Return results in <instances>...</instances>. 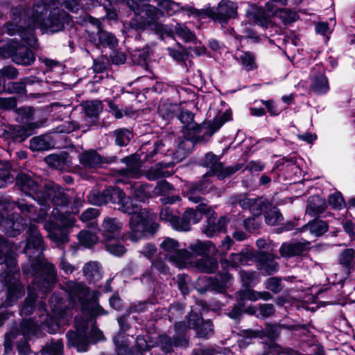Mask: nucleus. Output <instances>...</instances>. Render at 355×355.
<instances>
[{
	"mask_svg": "<svg viewBox=\"0 0 355 355\" xmlns=\"http://www.w3.org/2000/svg\"><path fill=\"white\" fill-rule=\"evenodd\" d=\"M80 0H33L31 8L22 10L15 8L11 11V20L3 26V32L9 35L17 34L28 46L34 47L37 39L34 30L39 28L46 33L61 31L69 22V15L61 6L77 12Z\"/></svg>",
	"mask_w": 355,
	"mask_h": 355,
	"instance_id": "f257e3e1",
	"label": "nucleus"
},
{
	"mask_svg": "<svg viewBox=\"0 0 355 355\" xmlns=\"http://www.w3.org/2000/svg\"><path fill=\"white\" fill-rule=\"evenodd\" d=\"M26 232L28 236L21 252L26 254L30 259L28 264L22 267V271L28 276H34L35 279L33 286L28 288V295L21 313L28 315L34 309L36 300L34 291L38 290L42 293L49 291L56 281V271L52 263L40 257L41 252L44 250V239L37 227L30 223Z\"/></svg>",
	"mask_w": 355,
	"mask_h": 355,
	"instance_id": "f03ea898",
	"label": "nucleus"
},
{
	"mask_svg": "<svg viewBox=\"0 0 355 355\" xmlns=\"http://www.w3.org/2000/svg\"><path fill=\"white\" fill-rule=\"evenodd\" d=\"M64 290L68 293L70 303L73 307L79 306L83 313L90 320L92 327L88 330L89 337L94 340H101L103 338L102 331L93 323L92 318L106 314L107 312L98 304L97 292H90L89 288L83 283L69 281L64 285Z\"/></svg>",
	"mask_w": 355,
	"mask_h": 355,
	"instance_id": "7ed1b4c3",
	"label": "nucleus"
},
{
	"mask_svg": "<svg viewBox=\"0 0 355 355\" xmlns=\"http://www.w3.org/2000/svg\"><path fill=\"white\" fill-rule=\"evenodd\" d=\"M118 209L132 215L129 221L130 231L127 234L132 241H137L145 232L153 233L158 228V225L153 220V214L146 208H140L136 200L125 194L120 201Z\"/></svg>",
	"mask_w": 355,
	"mask_h": 355,
	"instance_id": "20e7f679",
	"label": "nucleus"
},
{
	"mask_svg": "<svg viewBox=\"0 0 355 355\" xmlns=\"http://www.w3.org/2000/svg\"><path fill=\"white\" fill-rule=\"evenodd\" d=\"M140 12L136 15H139L144 12V19L135 24L134 21L131 23L132 27L137 30H144L146 28H150L156 34L161 36H171L173 34V31L168 26L158 21V19L164 15V12L157 7L150 4H144L139 6Z\"/></svg>",
	"mask_w": 355,
	"mask_h": 355,
	"instance_id": "39448f33",
	"label": "nucleus"
},
{
	"mask_svg": "<svg viewBox=\"0 0 355 355\" xmlns=\"http://www.w3.org/2000/svg\"><path fill=\"white\" fill-rule=\"evenodd\" d=\"M52 216L62 223V226L53 222H46L44 228L48 232V237L55 243L58 248H61L69 241L66 228L72 226L75 219L71 215H66L65 213L60 211L57 208L52 211Z\"/></svg>",
	"mask_w": 355,
	"mask_h": 355,
	"instance_id": "423d86ee",
	"label": "nucleus"
},
{
	"mask_svg": "<svg viewBox=\"0 0 355 355\" xmlns=\"http://www.w3.org/2000/svg\"><path fill=\"white\" fill-rule=\"evenodd\" d=\"M237 8L236 3L230 0H221L216 8L207 7L198 9V19L210 17L220 23L227 22L230 19L236 16Z\"/></svg>",
	"mask_w": 355,
	"mask_h": 355,
	"instance_id": "0eeeda50",
	"label": "nucleus"
},
{
	"mask_svg": "<svg viewBox=\"0 0 355 355\" xmlns=\"http://www.w3.org/2000/svg\"><path fill=\"white\" fill-rule=\"evenodd\" d=\"M76 331H69L66 336L67 345L76 347L78 352H86L89 345V321L80 318H75Z\"/></svg>",
	"mask_w": 355,
	"mask_h": 355,
	"instance_id": "6e6552de",
	"label": "nucleus"
},
{
	"mask_svg": "<svg viewBox=\"0 0 355 355\" xmlns=\"http://www.w3.org/2000/svg\"><path fill=\"white\" fill-rule=\"evenodd\" d=\"M161 252H163L168 259L178 267H183L191 261V253L180 249L178 242L171 238H165L159 245Z\"/></svg>",
	"mask_w": 355,
	"mask_h": 355,
	"instance_id": "1a4fd4ad",
	"label": "nucleus"
},
{
	"mask_svg": "<svg viewBox=\"0 0 355 355\" xmlns=\"http://www.w3.org/2000/svg\"><path fill=\"white\" fill-rule=\"evenodd\" d=\"M16 186L26 196H31L40 205H45L46 199L41 187L32 177L26 173H19L16 178Z\"/></svg>",
	"mask_w": 355,
	"mask_h": 355,
	"instance_id": "9d476101",
	"label": "nucleus"
},
{
	"mask_svg": "<svg viewBox=\"0 0 355 355\" xmlns=\"http://www.w3.org/2000/svg\"><path fill=\"white\" fill-rule=\"evenodd\" d=\"M17 114V120L24 125L18 126L16 130L15 136L20 137L21 140H24L26 138L33 134V130L38 128L36 123L32 122L33 120V115L35 110L33 107H21L16 109Z\"/></svg>",
	"mask_w": 355,
	"mask_h": 355,
	"instance_id": "9b49d317",
	"label": "nucleus"
},
{
	"mask_svg": "<svg viewBox=\"0 0 355 355\" xmlns=\"http://www.w3.org/2000/svg\"><path fill=\"white\" fill-rule=\"evenodd\" d=\"M123 226V223L117 218L106 216L98 227V232L105 242L116 241L121 237Z\"/></svg>",
	"mask_w": 355,
	"mask_h": 355,
	"instance_id": "f8f14e48",
	"label": "nucleus"
},
{
	"mask_svg": "<svg viewBox=\"0 0 355 355\" xmlns=\"http://www.w3.org/2000/svg\"><path fill=\"white\" fill-rule=\"evenodd\" d=\"M204 165L209 168L212 174L217 175L218 179H223L238 171L242 168V164H237L234 166L224 168L219 158L212 153L206 154L204 159Z\"/></svg>",
	"mask_w": 355,
	"mask_h": 355,
	"instance_id": "ddd939ff",
	"label": "nucleus"
},
{
	"mask_svg": "<svg viewBox=\"0 0 355 355\" xmlns=\"http://www.w3.org/2000/svg\"><path fill=\"white\" fill-rule=\"evenodd\" d=\"M275 16L281 19L284 24H288L295 21L297 18V14L289 9L277 8L272 3H267L265 6V12L261 19H257V22L261 26L266 24L267 19L270 17Z\"/></svg>",
	"mask_w": 355,
	"mask_h": 355,
	"instance_id": "4468645a",
	"label": "nucleus"
},
{
	"mask_svg": "<svg viewBox=\"0 0 355 355\" xmlns=\"http://www.w3.org/2000/svg\"><path fill=\"white\" fill-rule=\"evenodd\" d=\"M46 199L45 205L41 206L50 207V202L56 207H65L69 202V198L64 190L58 184H52L46 185L43 191Z\"/></svg>",
	"mask_w": 355,
	"mask_h": 355,
	"instance_id": "2eb2a0df",
	"label": "nucleus"
},
{
	"mask_svg": "<svg viewBox=\"0 0 355 355\" xmlns=\"http://www.w3.org/2000/svg\"><path fill=\"white\" fill-rule=\"evenodd\" d=\"M8 51L12 61L17 64L28 66L35 60L34 53L30 49L15 40L9 45Z\"/></svg>",
	"mask_w": 355,
	"mask_h": 355,
	"instance_id": "dca6fc26",
	"label": "nucleus"
},
{
	"mask_svg": "<svg viewBox=\"0 0 355 355\" xmlns=\"http://www.w3.org/2000/svg\"><path fill=\"white\" fill-rule=\"evenodd\" d=\"M311 89L319 95L324 94L329 90V81L324 75V69L320 64L312 67L310 72Z\"/></svg>",
	"mask_w": 355,
	"mask_h": 355,
	"instance_id": "f3484780",
	"label": "nucleus"
},
{
	"mask_svg": "<svg viewBox=\"0 0 355 355\" xmlns=\"http://www.w3.org/2000/svg\"><path fill=\"white\" fill-rule=\"evenodd\" d=\"M89 21L97 28L96 35L89 36L91 41L97 46L113 49L117 46L118 41L116 37L111 33L103 30L98 19L89 17Z\"/></svg>",
	"mask_w": 355,
	"mask_h": 355,
	"instance_id": "a211bd4d",
	"label": "nucleus"
},
{
	"mask_svg": "<svg viewBox=\"0 0 355 355\" xmlns=\"http://www.w3.org/2000/svg\"><path fill=\"white\" fill-rule=\"evenodd\" d=\"M122 162L126 164L125 168L118 171L119 179L116 182H128L129 178H139L143 175L141 165L138 160L133 157H125Z\"/></svg>",
	"mask_w": 355,
	"mask_h": 355,
	"instance_id": "6ab92c4d",
	"label": "nucleus"
},
{
	"mask_svg": "<svg viewBox=\"0 0 355 355\" xmlns=\"http://www.w3.org/2000/svg\"><path fill=\"white\" fill-rule=\"evenodd\" d=\"M15 207L20 210L21 214L31 217L36 212V207L25 200H20L15 202L9 196L0 198V209L7 211L12 210Z\"/></svg>",
	"mask_w": 355,
	"mask_h": 355,
	"instance_id": "aec40b11",
	"label": "nucleus"
},
{
	"mask_svg": "<svg viewBox=\"0 0 355 355\" xmlns=\"http://www.w3.org/2000/svg\"><path fill=\"white\" fill-rule=\"evenodd\" d=\"M24 220L17 218L16 220L12 218H6L0 212V228L10 237L19 235L24 229Z\"/></svg>",
	"mask_w": 355,
	"mask_h": 355,
	"instance_id": "412c9836",
	"label": "nucleus"
},
{
	"mask_svg": "<svg viewBox=\"0 0 355 355\" xmlns=\"http://www.w3.org/2000/svg\"><path fill=\"white\" fill-rule=\"evenodd\" d=\"M207 175L208 173L202 177L200 181L189 184L185 187L184 193L189 201L194 203H198L202 201V198L201 195L206 192Z\"/></svg>",
	"mask_w": 355,
	"mask_h": 355,
	"instance_id": "4be33fe9",
	"label": "nucleus"
},
{
	"mask_svg": "<svg viewBox=\"0 0 355 355\" xmlns=\"http://www.w3.org/2000/svg\"><path fill=\"white\" fill-rule=\"evenodd\" d=\"M162 9L169 16L176 15L178 12H182L189 17H193L196 19H198V13L200 12H198V9L193 8L192 6H182L172 0H168Z\"/></svg>",
	"mask_w": 355,
	"mask_h": 355,
	"instance_id": "5701e85b",
	"label": "nucleus"
},
{
	"mask_svg": "<svg viewBox=\"0 0 355 355\" xmlns=\"http://www.w3.org/2000/svg\"><path fill=\"white\" fill-rule=\"evenodd\" d=\"M211 215H209V217L203 228V232L209 237L213 236L216 233L225 232L227 224V219L225 217L223 216L216 219L213 216L214 214L213 211Z\"/></svg>",
	"mask_w": 355,
	"mask_h": 355,
	"instance_id": "b1692460",
	"label": "nucleus"
},
{
	"mask_svg": "<svg viewBox=\"0 0 355 355\" xmlns=\"http://www.w3.org/2000/svg\"><path fill=\"white\" fill-rule=\"evenodd\" d=\"M62 304V299L55 294H53L49 300V304L55 316L58 318L60 322L65 324L69 321L72 313L69 310L64 309Z\"/></svg>",
	"mask_w": 355,
	"mask_h": 355,
	"instance_id": "393cba45",
	"label": "nucleus"
},
{
	"mask_svg": "<svg viewBox=\"0 0 355 355\" xmlns=\"http://www.w3.org/2000/svg\"><path fill=\"white\" fill-rule=\"evenodd\" d=\"M277 258L270 253L260 252L257 257L259 270H263L268 275H272L277 272L278 263L275 261Z\"/></svg>",
	"mask_w": 355,
	"mask_h": 355,
	"instance_id": "a878e982",
	"label": "nucleus"
},
{
	"mask_svg": "<svg viewBox=\"0 0 355 355\" xmlns=\"http://www.w3.org/2000/svg\"><path fill=\"white\" fill-rule=\"evenodd\" d=\"M212 214L211 208L207 204L202 202L196 207V209H189L185 211L182 216L191 225L200 222L203 214L211 215Z\"/></svg>",
	"mask_w": 355,
	"mask_h": 355,
	"instance_id": "bb28decb",
	"label": "nucleus"
},
{
	"mask_svg": "<svg viewBox=\"0 0 355 355\" xmlns=\"http://www.w3.org/2000/svg\"><path fill=\"white\" fill-rule=\"evenodd\" d=\"M309 244L310 243L308 241L304 243H284L279 248V252L283 257H291L299 255L306 250Z\"/></svg>",
	"mask_w": 355,
	"mask_h": 355,
	"instance_id": "cd10ccee",
	"label": "nucleus"
},
{
	"mask_svg": "<svg viewBox=\"0 0 355 355\" xmlns=\"http://www.w3.org/2000/svg\"><path fill=\"white\" fill-rule=\"evenodd\" d=\"M203 320L201 315L191 310L187 318V323L184 322H177L175 324V332L183 334L188 329H196Z\"/></svg>",
	"mask_w": 355,
	"mask_h": 355,
	"instance_id": "c85d7f7f",
	"label": "nucleus"
},
{
	"mask_svg": "<svg viewBox=\"0 0 355 355\" xmlns=\"http://www.w3.org/2000/svg\"><path fill=\"white\" fill-rule=\"evenodd\" d=\"M79 162L85 168H95L103 162L102 157L96 150L85 151L79 155Z\"/></svg>",
	"mask_w": 355,
	"mask_h": 355,
	"instance_id": "c756f323",
	"label": "nucleus"
},
{
	"mask_svg": "<svg viewBox=\"0 0 355 355\" xmlns=\"http://www.w3.org/2000/svg\"><path fill=\"white\" fill-rule=\"evenodd\" d=\"M44 160L49 166L59 171H67L69 168L70 162L67 160V154H51L46 156Z\"/></svg>",
	"mask_w": 355,
	"mask_h": 355,
	"instance_id": "7c9ffc66",
	"label": "nucleus"
},
{
	"mask_svg": "<svg viewBox=\"0 0 355 355\" xmlns=\"http://www.w3.org/2000/svg\"><path fill=\"white\" fill-rule=\"evenodd\" d=\"M169 166L170 164L166 163H157L148 169L144 173V175L150 181L168 177L170 175V173L167 171Z\"/></svg>",
	"mask_w": 355,
	"mask_h": 355,
	"instance_id": "2f4dec72",
	"label": "nucleus"
},
{
	"mask_svg": "<svg viewBox=\"0 0 355 355\" xmlns=\"http://www.w3.org/2000/svg\"><path fill=\"white\" fill-rule=\"evenodd\" d=\"M176 334L177 336L173 338V340H171V338L167 336H163L160 338L162 347L165 351V352H171L173 346H187L188 342L182 336V334H180L177 332Z\"/></svg>",
	"mask_w": 355,
	"mask_h": 355,
	"instance_id": "473e14b6",
	"label": "nucleus"
},
{
	"mask_svg": "<svg viewBox=\"0 0 355 355\" xmlns=\"http://www.w3.org/2000/svg\"><path fill=\"white\" fill-rule=\"evenodd\" d=\"M326 208L325 200L317 196H311L308 200L306 213L315 216L323 212Z\"/></svg>",
	"mask_w": 355,
	"mask_h": 355,
	"instance_id": "72a5a7b5",
	"label": "nucleus"
},
{
	"mask_svg": "<svg viewBox=\"0 0 355 355\" xmlns=\"http://www.w3.org/2000/svg\"><path fill=\"white\" fill-rule=\"evenodd\" d=\"M84 276L89 282H96L102 277L99 263L96 261H89L85 264L83 268Z\"/></svg>",
	"mask_w": 355,
	"mask_h": 355,
	"instance_id": "f704fd0d",
	"label": "nucleus"
},
{
	"mask_svg": "<svg viewBox=\"0 0 355 355\" xmlns=\"http://www.w3.org/2000/svg\"><path fill=\"white\" fill-rule=\"evenodd\" d=\"M195 266L202 272L213 273L218 268V261L214 257H205L197 260Z\"/></svg>",
	"mask_w": 355,
	"mask_h": 355,
	"instance_id": "c9c22d12",
	"label": "nucleus"
},
{
	"mask_svg": "<svg viewBox=\"0 0 355 355\" xmlns=\"http://www.w3.org/2000/svg\"><path fill=\"white\" fill-rule=\"evenodd\" d=\"M234 58L248 71L257 68L254 55L250 52H236Z\"/></svg>",
	"mask_w": 355,
	"mask_h": 355,
	"instance_id": "e433bc0d",
	"label": "nucleus"
},
{
	"mask_svg": "<svg viewBox=\"0 0 355 355\" xmlns=\"http://www.w3.org/2000/svg\"><path fill=\"white\" fill-rule=\"evenodd\" d=\"M230 120V115L228 112L216 116L212 121L209 122L207 130L205 134L207 136H212L220 127L227 121Z\"/></svg>",
	"mask_w": 355,
	"mask_h": 355,
	"instance_id": "4c0bfd02",
	"label": "nucleus"
},
{
	"mask_svg": "<svg viewBox=\"0 0 355 355\" xmlns=\"http://www.w3.org/2000/svg\"><path fill=\"white\" fill-rule=\"evenodd\" d=\"M114 343L116 346L118 355H132L128 348V339L124 332L120 331L114 338Z\"/></svg>",
	"mask_w": 355,
	"mask_h": 355,
	"instance_id": "58836bf2",
	"label": "nucleus"
},
{
	"mask_svg": "<svg viewBox=\"0 0 355 355\" xmlns=\"http://www.w3.org/2000/svg\"><path fill=\"white\" fill-rule=\"evenodd\" d=\"M51 148V144L49 137L39 136L30 140V148L33 151L48 150Z\"/></svg>",
	"mask_w": 355,
	"mask_h": 355,
	"instance_id": "ea45409f",
	"label": "nucleus"
},
{
	"mask_svg": "<svg viewBox=\"0 0 355 355\" xmlns=\"http://www.w3.org/2000/svg\"><path fill=\"white\" fill-rule=\"evenodd\" d=\"M189 248L196 254L205 255L214 252L215 245L210 241L201 242L198 241L191 244Z\"/></svg>",
	"mask_w": 355,
	"mask_h": 355,
	"instance_id": "a19ab883",
	"label": "nucleus"
},
{
	"mask_svg": "<svg viewBox=\"0 0 355 355\" xmlns=\"http://www.w3.org/2000/svg\"><path fill=\"white\" fill-rule=\"evenodd\" d=\"M303 228L309 230L311 233L316 236H319L328 230V225L324 220H314L306 225Z\"/></svg>",
	"mask_w": 355,
	"mask_h": 355,
	"instance_id": "79ce46f5",
	"label": "nucleus"
},
{
	"mask_svg": "<svg viewBox=\"0 0 355 355\" xmlns=\"http://www.w3.org/2000/svg\"><path fill=\"white\" fill-rule=\"evenodd\" d=\"M85 116L88 118H96L103 110V105L99 101L86 102L84 105Z\"/></svg>",
	"mask_w": 355,
	"mask_h": 355,
	"instance_id": "37998d69",
	"label": "nucleus"
},
{
	"mask_svg": "<svg viewBox=\"0 0 355 355\" xmlns=\"http://www.w3.org/2000/svg\"><path fill=\"white\" fill-rule=\"evenodd\" d=\"M64 345L61 340L51 341L42 349V355H62Z\"/></svg>",
	"mask_w": 355,
	"mask_h": 355,
	"instance_id": "c03bdc74",
	"label": "nucleus"
},
{
	"mask_svg": "<svg viewBox=\"0 0 355 355\" xmlns=\"http://www.w3.org/2000/svg\"><path fill=\"white\" fill-rule=\"evenodd\" d=\"M255 199L256 198H249L246 194H238L232 197V203L238 204L242 209L250 212Z\"/></svg>",
	"mask_w": 355,
	"mask_h": 355,
	"instance_id": "a18cd8bd",
	"label": "nucleus"
},
{
	"mask_svg": "<svg viewBox=\"0 0 355 355\" xmlns=\"http://www.w3.org/2000/svg\"><path fill=\"white\" fill-rule=\"evenodd\" d=\"M255 199L256 198H249L246 194H238L232 197V203L238 204L242 209L250 212Z\"/></svg>",
	"mask_w": 355,
	"mask_h": 355,
	"instance_id": "49530a36",
	"label": "nucleus"
},
{
	"mask_svg": "<svg viewBox=\"0 0 355 355\" xmlns=\"http://www.w3.org/2000/svg\"><path fill=\"white\" fill-rule=\"evenodd\" d=\"M15 176L11 172L10 166L6 163L0 167V188H3L13 182Z\"/></svg>",
	"mask_w": 355,
	"mask_h": 355,
	"instance_id": "de8ad7c7",
	"label": "nucleus"
},
{
	"mask_svg": "<svg viewBox=\"0 0 355 355\" xmlns=\"http://www.w3.org/2000/svg\"><path fill=\"white\" fill-rule=\"evenodd\" d=\"M38 325L31 319L23 320L21 323V331L24 338H30L37 331Z\"/></svg>",
	"mask_w": 355,
	"mask_h": 355,
	"instance_id": "09e8293b",
	"label": "nucleus"
},
{
	"mask_svg": "<svg viewBox=\"0 0 355 355\" xmlns=\"http://www.w3.org/2000/svg\"><path fill=\"white\" fill-rule=\"evenodd\" d=\"M175 34L184 42L193 41L196 36L184 24L177 23L175 26Z\"/></svg>",
	"mask_w": 355,
	"mask_h": 355,
	"instance_id": "8fccbe9b",
	"label": "nucleus"
},
{
	"mask_svg": "<svg viewBox=\"0 0 355 355\" xmlns=\"http://www.w3.org/2000/svg\"><path fill=\"white\" fill-rule=\"evenodd\" d=\"M125 193L119 187H109L105 189L107 203L112 202L119 205Z\"/></svg>",
	"mask_w": 355,
	"mask_h": 355,
	"instance_id": "3c124183",
	"label": "nucleus"
},
{
	"mask_svg": "<svg viewBox=\"0 0 355 355\" xmlns=\"http://www.w3.org/2000/svg\"><path fill=\"white\" fill-rule=\"evenodd\" d=\"M240 278L245 288L252 287L259 282V277L254 272L242 270L240 272Z\"/></svg>",
	"mask_w": 355,
	"mask_h": 355,
	"instance_id": "603ef678",
	"label": "nucleus"
},
{
	"mask_svg": "<svg viewBox=\"0 0 355 355\" xmlns=\"http://www.w3.org/2000/svg\"><path fill=\"white\" fill-rule=\"evenodd\" d=\"M87 199L89 203L94 205L101 206L107 204L105 189L103 191L98 190L91 191L87 196Z\"/></svg>",
	"mask_w": 355,
	"mask_h": 355,
	"instance_id": "864d4df0",
	"label": "nucleus"
},
{
	"mask_svg": "<svg viewBox=\"0 0 355 355\" xmlns=\"http://www.w3.org/2000/svg\"><path fill=\"white\" fill-rule=\"evenodd\" d=\"M78 237L80 243L87 248L92 247L98 241V236L87 230L80 231Z\"/></svg>",
	"mask_w": 355,
	"mask_h": 355,
	"instance_id": "5fc2aeb1",
	"label": "nucleus"
},
{
	"mask_svg": "<svg viewBox=\"0 0 355 355\" xmlns=\"http://www.w3.org/2000/svg\"><path fill=\"white\" fill-rule=\"evenodd\" d=\"M115 142L118 146H126L132 137V132L125 128L117 129L114 131Z\"/></svg>",
	"mask_w": 355,
	"mask_h": 355,
	"instance_id": "6e6d98bb",
	"label": "nucleus"
},
{
	"mask_svg": "<svg viewBox=\"0 0 355 355\" xmlns=\"http://www.w3.org/2000/svg\"><path fill=\"white\" fill-rule=\"evenodd\" d=\"M265 288L272 291L273 293H279L284 288L282 279L277 277L268 278L263 282Z\"/></svg>",
	"mask_w": 355,
	"mask_h": 355,
	"instance_id": "4d7b16f0",
	"label": "nucleus"
},
{
	"mask_svg": "<svg viewBox=\"0 0 355 355\" xmlns=\"http://www.w3.org/2000/svg\"><path fill=\"white\" fill-rule=\"evenodd\" d=\"M282 220V215L275 207H272L265 213V222L269 225H277Z\"/></svg>",
	"mask_w": 355,
	"mask_h": 355,
	"instance_id": "13d9d810",
	"label": "nucleus"
},
{
	"mask_svg": "<svg viewBox=\"0 0 355 355\" xmlns=\"http://www.w3.org/2000/svg\"><path fill=\"white\" fill-rule=\"evenodd\" d=\"M355 257V251L352 248L343 250L339 255V263L347 268H349Z\"/></svg>",
	"mask_w": 355,
	"mask_h": 355,
	"instance_id": "bf43d9fd",
	"label": "nucleus"
},
{
	"mask_svg": "<svg viewBox=\"0 0 355 355\" xmlns=\"http://www.w3.org/2000/svg\"><path fill=\"white\" fill-rule=\"evenodd\" d=\"M329 205L335 209H341L345 207V202L340 192L331 194L328 198Z\"/></svg>",
	"mask_w": 355,
	"mask_h": 355,
	"instance_id": "052dcab7",
	"label": "nucleus"
},
{
	"mask_svg": "<svg viewBox=\"0 0 355 355\" xmlns=\"http://www.w3.org/2000/svg\"><path fill=\"white\" fill-rule=\"evenodd\" d=\"M268 205L269 202L268 200L262 198H256L250 213L254 216H259L261 214L263 211L268 208Z\"/></svg>",
	"mask_w": 355,
	"mask_h": 355,
	"instance_id": "680f3d73",
	"label": "nucleus"
},
{
	"mask_svg": "<svg viewBox=\"0 0 355 355\" xmlns=\"http://www.w3.org/2000/svg\"><path fill=\"white\" fill-rule=\"evenodd\" d=\"M213 324L211 321H202L200 325L196 328L197 335L201 338H208L213 334Z\"/></svg>",
	"mask_w": 355,
	"mask_h": 355,
	"instance_id": "e2e57ef3",
	"label": "nucleus"
},
{
	"mask_svg": "<svg viewBox=\"0 0 355 355\" xmlns=\"http://www.w3.org/2000/svg\"><path fill=\"white\" fill-rule=\"evenodd\" d=\"M100 214V211L96 208H89L82 213L80 220L83 223H89V225L92 226L93 222Z\"/></svg>",
	"mask_w": 355,
	"mask_h": 355,
	"instance_id": "0e129e2a",
	"label": "nucleus"
},
{
	"mask_svg": "<svg viewBox=\"0 0 355 355\" xmlns=\"http://www.w3.org/2000/svg\"><path fill=\"white\" fill-rule=\"evenodd\" d=\"M236 297L240 300H248L255 302L258 300V291L245 288V290L236 293Z\"/></svg>",
	"mask_w": 355,
	"mask_h": 355,
	"instance_id": "69168bd1",
	"label": "nucleus"
},
{
	"mask_svg": "<svg viewBox=\"0 0 355 355\" xmlns=\"http://www.w3.org/2000/svg\"><path fill=\"white\" fill-rule=\"evenodd\" d=\"M107 252L115 256H121L125 252V247L119 242H105Z\"/></svg>",
	"mask_w": 355,
	"mask_h": 355,
	"instance_id": "338daca9",
	"label": "nucleus"
},
{
	"mask_svg": "<svg viewBox=\"0 0 355 355\" xmlns=\"http://www.w3.org/2000/svg\"><path fill=\"white\" fill-rule=\"evenodd\" d=\"M248 257L247 253H233L230 256L228 261L232 266L236 267L239 264H245L248 261Z\"/></svg>",
	"mask_w": 355,
	"mask_h": 355,
	"instance_id": "774afa93",
	"label": "nucleus"
}]
</instances>
